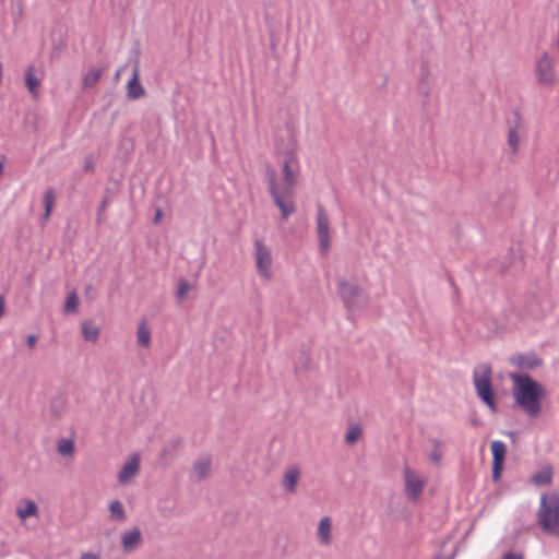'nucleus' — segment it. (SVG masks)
<instances>
[{
    "label": "nucleus",
    "mask_w": 559,
    "mask_h": 559,
    "mask_svg": "<svg viewBox=\"0 0 559 559\" xmlns=\"http://www.w3.org/2000/svg\"><path fill=\"white\" fill-rule=\"evenodd\" d=\"M512 364L522 369H534L540 365V359L534 355H518L511 359Z\"/></svg>",
    "instance_id": "nucleus-25"
},
{
    "label": "nucleus",
    "mask_w": 559,
    "mask_h": 559,
    "mask_svg": "<svg viewBox=\"0 0 559 559\" xmlns=\"http://www.w3.org/2000/svg\"><path fill=\"white\" fill-rule=\"evenodd\" d=\"M282 165V180L283 183L280 187L286 188V191H290L295 188L298 182V176L300 171L298 156L282 157L278 158Z\"/></svg>",
    "instance_id": "nucleus-11"
},
{
    "label": "nucleus",
    "mask_w": 559,
    "mask_h": 559,
    "mask_svg": "<svg viewBox=\"0 0 559 559\" xmlns=\"http://www.w3.org/2000/svg\"><path fill=\"white\" fill-rule=\"evenodd\" d=\"M139 76V64L135 63L133 68L132 78L129 80L127 84V96L130 99H139L145 94L143 86L140 84Z\"/></svg>",
    "instance_id": "nucleus-19"
},
{
    "label": "nucleus",
    "mask_w": 559,
    "mask_h": 559,
    "mask_svg": "<svg viewBox=\"0 0 559 559\" xmlns=\"http://www.w3.org/2000/svg\"><path fill=\"white\" fill-rule=\"evenodd\" d=\"M537 520L546 534L559 537V496L556 492L540 497Z\"/></svg>",
    "instance_id": "nucleus-2"
},
{
    "label": "nucleus",
    "mask_w": 559,
    "mask_h": 559,
    "mask_svg": "<svg viewBox=\"0 0 559 559\" xmlns=\"http://www.w3.org/2000/svg\"><path fill=\"white\" fill-rule=\"evenodd\" d=\"M523 134H524L523 128H522L521 122H519V121L516 123H514V126H512L509 130L508 145L513 155L518 154V152H519V147H520V143L522 141Z\"/></svg>",
    "instance_id": "nucleus-22"
},
{
    "label": "nucleus",
    "mask_w": 559,
    "mask_h": 559,
    "mask_svg": "<svg viewBox=\"0 0 559 559\" xmlns=\"http://www.w3.org/2000/svg\"><path fill=\"white\" fill-rule=\"evenodd\" d=\"M78 306H79V296L75 290H72L67 297V300L64 304V312L66 313L75 312L78 310Z\"/></svg>",
    "instance_id": "nucleus-32"
},
{
    "label": "nucleus",
    "mask_w": 559,
    "mask_h": 559,
    "mask_svg": "<svg viewBox=\"0 0 559 559\" xmlns=\"http://www.w3.org/2000/svg\"><path fill=\"white\" fill-rule=\"evenodd\" d=\"M502 559H524V556L521 554L507 552Z\"/></svg>",
    "instance_id": "nucleus-38"
},
{
    "label": "nucleus",
    "mask_w": 559,
    "mask_h": 559,
    "mask_svg": "<svg viewBox=\"0 0 559 559\" xmlns=\"http://www.w3.org/2000/svg\"><path fill=\"white\" fill-rule=\"evenodd\" d=\"M3 313H4V300L0 296V318L3 316Z\"/></svg>",
    "instance_id": "nucleus-40"
},
{
    "label": "nucleus",
    "mask_w": 559,
    "mask_h": 559,
    "mask_svg": "<svg viewBox=\"0 0 559 559\" xmlns=\"http://www.w3.org/2000/svg\"><path fill=\"white\" fill-rule=\"evenodd\" d=\"M316 233L319 241V250L328 254L331 247V224L330 218L322 205L316 210Z\"/></svg>",
    "instance_id": "nucleus-7"
},
{
    "label": "nucleus",
    "mask_w": 559,
    "mask_h": 559,
    "mask_svg": "<svg viewBox=\"0 0 559 559\" xmlns=\"http://www.w3.org/2000/svg\"><path fill=\"white\" fill-rule=\"evenodd\" d=\"M25 86L34 98L39 96L40 78L36 75V69L34 66L26 68L24 73Z\"/></svg>",
    "instance_id": "nucleus-21"
},
{
    "label": "nucleus",
    "mask_w": 559,
    "mask_h": 559,
    "mask_svg": "<svg viewBox=\"0 0 559 559\" xmlns=\"http://www.w3.org/2000/svg\"><path fill=\"white\" fill-rule=\"evenodd\" d=\"M136 344L142 348L151 346V329L146 321H140L136 326Z\"/></svg>",
    "instance_id": "nucleus-23"
},
{
    "label": "nucleus",
    "mask_w": 559,
    "mask_h": 559,
    "mask_svg": "<svg viewBox=\"0 0 559 559\" xmlns=\"http://www.w3.org/2000/svg\"><path fill=\"white\" fill-rule=\"evenodd\" d=\"M474 384L478 397L492 411H496V404L491 389V370L488 366L479 367L474 373Z\"/></svg>",
    "instance_id": "nucleus-5"
},
{
    "label": "nucleus",
    "mask_w": 559,
    "mask_h": 559,
    "mask_svg": "<svg viewBox=\"0 0 559 559\" xmlns=\"http://www.w3.org/2000/svg\"><path fill=\"white\" fill-rule=\"evenodd\" d=\"M193 289V286L185 278H180L178 281V288H177V297L180 300H183L188 293Z\"/></svg>",
    "instance_id": "nucleus-33"
},
{
    "label": "nucleus",
    "mask_w": 559,
    "mask_h": 559,
    "mask_svg": "<svg viewBox=\"0 0 559 559\" xmlns=\"http://www.w3.org/2000/svg\"><path fill=\"white\" fill-rule=\"evenodd\" d=\"M404 493L411 501H417L421 496L426 479L416 471L406 465L403 469Z\"/></svg>",
    "instance_id": "nucleus-9"
},
{
    "label": "nucleus",
    "mask_w": 559,
    "mask_h": 559,
    "mask_svg": "<svg viewBox=\"0 0 559 559\" xmlns=\"http://www.w3.org/2000/svg\"><path fill=\"white\" fill-rule=\"evenodd\" d=\"M336 285L337 294L347 311H355L362 306V289L355 277L340 276Z\"/></svg>",
    "instance_id": "nucleus-3"
},
{
    "label": "nucleus",
    "mask_w": 559,
    "mask_h": 559,
    "mask_svg": "<svg viewBox=\"0 0 559 559\" xmlns=\"http://www.w3.org/2000/svg\"><path fill=\"white\" fill-rule=\"evenodd\" d=\"M509 378L515 405L531 419L540 417L548 396L547 389L524 372H512Z\"/></svg>",
    "instance_id": "nucleus-1"
},
{
    "label": "nucleus",
    "mask_w": 559,
    "mask_h": 559,
    "mask_svg": "<svg viewBox=\"0 0 559 559\" xmlns=\"http://www.w3.org/2000/svg\"><path fill=\"white\" fill-rule=\"evenodd\" d=\"M163 215H164V213H163L162 209H156L155 215H154V218H153V223L154 224H159L162 218H163Z\"/></svg>",
    "instance_id": "nucleus-37"
},
{
    "label": "nucleus",
    "mask_w": 559,
    "mask_h": 559,
    "mask_svg": "<svg viewBox=\"0 0 559 559\" xmlns=\"http://www.w3.org/2000/svg\"><path fill=\"white\" fill-rule=\"evenodd\" d=\"M143 543V535L139 527L133 526L120 534V547L124 554L134 552Z\"/></svg>",
    "instance_id": "nucleus-13"
},
{
    "label": "nucleus",
    "mask_w": 559,
    "mask_h": 559,
    "mask_svg": "<svg viewBox=\"0 0 559 559\" xmlns=\"http://www.w3.org/2000/svg\"><path fill=\"white\" fill-rule=\"evenodd\" d=\"M108 519L111 522L123 523L128 515L123 503L118 499H111L108 502Z\"/></svg>",
    "instance_id": "nucleus-20"
},
{
    "label": "nucleus",
    "mask_w": 559,
    "mask_h": 559,
    "mask_svg": "<svg viewBox=\"0 0 559 559\" xmlns=\"http://www.w3.org/2000/svg\"><path fill=\"white\" fill-rule=\"evenodd\" d=\"M57 451L63 457H72L75 451L74 440L70 438H59L57 441Z\"/></svg>",
    "instance_id": "nucleus-27"
},
{
    "label": "nucleus",
    "mask_w": 559,
    "mask_h": 559,
    "mask_svg": "<svg viewBox=\"0 0 559 559\" xmlns=\"http://www.w3.org/2000/svg\"><path fill=\"white\" fill-rule=\"evenodd\" d=\"M362 430L358 425H349L345 435V441L348 444H354L361 436Z\"/></svg>",
    "instance_id": "nucleus-31"
},
{
    "label": "nucleus",
    "mask_w": 559,
    "mask_h": 559,
    "mask_svg": "<svg viewBox=\"0 0 559 559\" xmlns=\"http://www.w3.org/2000/svg\"><path fill=\"white\" fill-rule=\"evenodd\" d=\"M253 258L255 262V269L260 277L266 281H271L273 278L272 249L261 239H257L254 241Z\"/></svg>",
    "instance_id": "nucleus-6"
},
{
    "label": "nucleus",
    "mask_w": 559,
    "mask_h": 559,
    "mask_svg": "<svg viewBox=\"0 0 559 559\" xmlns=\"http://www.w3.org/2000/svg\"><path fill=\"white\" fill-rule=\"evenodd\" d=\"M535 72L537 83L544 87H552L557 83L554 61L551 57L544 52L536 60Z\"/></svg>",
    "instance_id": "nucleus-10"
},
{
    "label": "nucleus",
    "mask_w": 559,
    "mask_h": 559,
    "mask_svg": "<svg viewBox=\"0 0 559 559\" xmlns=\"http://www.w3.org/2000/svg\"><path fill=\"white\" fill-rule=\"evenodd\" d=\"M140 454L139 453H132L130 454L127 460L123 462L120 471L117 475V480L119 485L127 486L131 484L139 475L140 473Z\"/></svg>",
    "instance_id": "nucleus-12"
},
{
    "label": "nucleus",
    "mask_w": 559,
    "mask_h": 559,
    "mask_svg": "<svg viewBox=\"0 0 559 559\" xmlns=\"http://www.w3.org/2000/svg\"><path fill=\"white\" fill-rule=\"evenodd\" d=\"M212 471V461L209 456L198 459L192 465L191 477L195 481H201L207 478Z\"/></svg>",
    "instance_id": "nucleus-18"
},
{
    "label": "nucleus",
    "mask_w": 559,
    "mask_h": 559,
    "mask_svg": "<svg viewBox=\"0 0 559 559\" xmlns=\"http://www.w3.org/2000/svg\"><path fill=\"white\" fill-rule=\"evenodd\" d=\"M103 74L102 69L91 68L82 76V87L84 90L92 88L99 81Z\"/></svg>",
    "instance_id": "nucleus-26"
},
{
    "label": "nucleus",
    "mask_w": 559,
    "mask_h": 559,
    "mask_svg": "<svg viewBox=\"0 0 559 559\" xmlns=\"http://www.w3.org/2000/svg\"><path fill=\"white\" fill-rule=\"evenodd\" d=\"M3 166H4V162H3V158H2V159H0V175L3 171Z\"/></svg>",
    "instance_id": "nucleus-42"
},
{
    "label": "nucleus",
    "mask_w": 559,
    "mask_h": 559,
    "mask_svg": "<svg viewBox=\"0 0 559 559\" xmlns=\"http://www.w3.org/2000/svg\"><path fill=\"white\" fill-rule=\"evenodd\" d=\"M269 190L274 203L281 211L282 219H286L289 215L295 213L296 206L293 201L294 189L288 192L286 188L280 187L274 170L269 171Z\"/></svg>",
    "instance_id": "nucleus-4"
},
{
    "label": "nucleus",
    "mask_w": 559,
    "mask_h": 559,
    "mask_svg": "<svg viewBox=\"0 0 559 559\" xmlns=\"http://www.w3.org/2000/svg\"><path fill=\"white\" fill-rule=\"evenodd\" d=\"M552 480V469L545 467L532 476V481L537 486L549 485Z\"/></svg>",
    "instance_id": "nucleus-29"
},
{
    "label": "nucleus",
    "mask_w": 559,
    "mask_h": 559,
    "mask_svg": "<svg viewBox=\"0 0 559 559\" xmlns=\"http://www.w3.org/2000/svg\"><path fill=\"white\" fill-rule=\"evenodd\" d=\"M37 340H38L37 335H35V334H31V335H28V336L26 337V344H27V346H28L31 349H33V348L35 347L36 343H37Z\"/></svg>",
    "instance_id": "nucleus-36"
},
{
    "label": "nucleus",
    "mask_w": 559,
    "mask_h": 559,
    "mask_svg": "<svg viewBox=\"0 0 559 559\" xmlns=\"http://www.w3.org/2000/svg\"><path fill=\"white\" fill-rule=\"evenodd\" d=\"M50 414L53 418H60L62 415V406L53 402L50 406Z\"/></svg>",
    "instance_id": "nucleus-34"
},
{
    "label": "nucleus",
    "mask_w": 559,
    "mask_h": 559,
    "mask_svg": "<svg viewBox=\"0 0 559 559\" xmlns=\"http://www.w3.org/2000/svg\"><path fill=\"white\" fill-rule=\"evenodd\" d=\"M81 331L86 342L96 343L99 338L100 329L93 321H83L81 323Z\"/></svg>",
    "instance_id": "nucleus-24"
},
{
    "label": "nucleus",
    "mask_w": 559,
    "mask_h": 559,
    "mask_svg": "<svg viewBox=\"0 0 559 559\" xmlns=\"http://www.w3.org/2000/svg\"><path fill=\"white\" fill-rule=\"evenodd\" d=\"M78 559H102V555L99 552L82 551Z\"/></svg>",
    "instance_id": "nucleus-35"
},
{
    "label": "nucleus",
    "mask_w": 559,
    "mask_h": 559,
    "mask_svg": "<svg viewBox=\"0 0 559 559\" xmlns=\"http://www.w3.org/2000/svg\"><path fill=\"white\" fill-rule=\"evenodd\" d=\"M301 478V468L298 465H290L283 472L281 487L286 493L295 495Z\"/></svg>",
    "instance_id": "nucleus-14"
},
{
    "label": "nucleus",
    "mask_w": 559,
    "mask_h": 559,
    "mask_svg": "<svg viewBox=\"0 0 559 559\" xmlns=\"http://www.w3.org/2000/svg\"><path fill=\"white\" fill-rule=\"evenodd\" d=\"M55 201H56V194H55L53 190L52 189L46 190L45 195H44V205H45L44 219L45 221L49 219L52 209L55 206Z\"/></svg>",
    "instance_id": "nucleus-30"
},
{
    "label": "nucleus",
    "mask_w": 559,
    "mask_h": 559,
    "mask_svg": "<svg viewBox=\"0 0 559 559\" xmlns=\"http://www.w3.org/2000/svg\"><path fill=\"white\" fill-rule=\"evenodd\" d=\"M275 151L278 158L297 156L298 143L293 128L285 127L278 132L275 140Z\"/></svg>",
    "instance_id": "nucleus-8"
},
{
    "label": "nucleus",
    "mask_w": 559,
    "mask_h": 559,
    "mask_svg": "<svg viewBox=\"0 0 559 559\" xmlns=\"http://www.w3.org/2000/svg\"><path fill=\"white\" fill-rule=\"evenodd\" d=\"M105 209H106V200H104L100 204V207L98 211V217H97L98 223H100L103 219V213H104Z\"/></svg>",
    "instance_id": "nucleus-39"
},
{
    "label": "nucleus",
    "mask_w": 559,
    "mask_h": 559,
    "mask_svg": "<svg viewBox=\"0 0 559 559\" xmlns=\"http://www.w3.org/2000/svg\"><path fill=\"white\" fill-rule=\"evenodd\" d=\"M506 445L501 441L491 442L492 452V479L498 480L503 469V461L506 456Z\"/></svg>",
    "instance_id": "nucleus-16"
},
{
    "label": "nucleus",
    "mask_w": 559,
    "mask_h": 559,
    "mask_svg": "<svg viewBox=\"0 0 559 559\" xmlns=\"http://www.w3.org/2000/svg\"><path fill=\"white\" fill-rule=\"evenodd\" d=\"M429 442L431 445L428 454L429 461L435 466H439L442 462V443L438 439H431Z\"/></svg>",
    "instance_id": "nucleus-28"
},
{
    "label": "nucleus",
    "mask_w": 559,
    "mask_h": 559,
    "mask_svg": "<svg viewBox=\"0 0 559 559\" xmlns=\"http://www.w3.org/2000/svg\"><path fill=\"white\" fill-rule=\"evenodd\" d=\"M15 514L21 524H24L27 519L39 516V507L31 498H22L16 504Z\"/></svg>",
    "instance_id": "nucleus-15"
},
{
    "label": "nucleus",
    "mask_w": 559,
    "mask_h": 559,
    "mask_svg": "<svg viewBox=\"0 0 559 559\" xmlns=\"http://www.w3.org/2000/svg\"><path fill=\"white\" fill-rule=\"evenodd\" d=\"M121 72H122V68L118 69L115 73V80H119L120 75H121Z\"/></svg>",
    "instance_id": "nucleus-41"
},
{
    "label": "nucleus",
    "mask_w": 559,
    "mask_h": 559,
    "mask_svg": "<svg viewBox=\"0 0 559 559\" xmlns=\"http://www.w3.org/2000/svg\"><path fill=\"white\" fill-rule=\"evenodd\" d=\"M317 540L319 545L328 547L333 542V522L330 516H322L317 527Z\"/></svg>",
    "instance_id": "nucleus-17"
}]
</instances>
